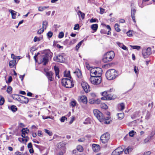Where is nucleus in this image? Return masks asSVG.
Listing matches in <instances>:
<instances>
[{"instance_id":"nucleus-1","label":"nucleus","mask_w":155,"mask_h":155,"mask_svg":"<svg viewBox=\"0 0 155 155\" xmlns=\"http://www.w3.org/2000/svg\"><path fill=\"white\" fill-rule=\"evenodd\" d=\"M117 76V71L114 69L108 70L106 73V77L109 80L114 79Z\"/></svg>"},{"instance_id":"nucleus-2","label":"nucleus","mask_w":155,"mask_h":155,"mask_svg":"<svg viewBox=\"0 0 155 155\" xmlns=\"http://www.w3.org/2000/svg\"><path fill=\"white\" fill-rule=\"evenodd\" d=\"M114 53L113 51H110L105 54L102 59L103 62L107 63L111 61L114 57Z\"/></svg>"},{"instance_id":"nucleus-3","label":"nucleus","mask_w":155,"mask_h":155,"mask_svg":"<svg viewBox=\"0 0 155 155\" xmlns=\"http://www.w3.org/2000/svg\"><path fill=\"white\" fill-rule=\"evenodd\" d=\"M62 85L67 88H71L74 86L72 80L67 78H64L61 80Z\"/></svg>"},{"instance_id":"nucleus-4","label":"nucleus","mask_w":155,"mask_h":155,"mask_svg":"<svg viewBox=\"0 0 155 155\" xmlns=\"http://www.w3.org/2000/svg\"><path fill=\"white\" fill-rule=\"evenodd\" d=\"M102 69L99 67L92 68L90 70V74L93 76H101L102 74Z\"/></svg>"},{"instance_id":"nucleus-5","label":"nucleus","mask_w":155,"mask_h":155,"mask_svg":"<svg viewBox=\"0 0 155 155\" xmlns=\"http://www.w3.org/2000/svg\"><path fill=\"white\" fill-rule=\"evenodd\" d=\"M52 53L49 51L44 55L42 56V59H41L40 63H43V65H45L48 63L49 59H51L52 57Z\"/></svg>"},{"instance_id":"nucleus-6","label":"nucleus","mask_w":155,"mask_h":155,"mask_svg":"<svg viewBox=\"0 0 155 155\" xmlns=\"http://www.w3.org/2000/svg\"><path fill=\"white\" fill-rule=\"evenodd\" d=\"M93 113L95 117L100 122H102L104 120V116L103 114L97 109H94Z\"/></svg>"},{"instance_id":"nucleus-7","label":"nucleus","mask_w":155,"mask_h":155,"mask_svg":"<svg viewBox=\"0 0 155 155\" xmlns=\"http://www.w3.org/2000/svg\"><path fill=\"white\" fill-rule=\"evenodd\" d=\"M89 81L93 84L98 85L100 84L101 81V76H91L89 78Z\"/></svg>"},{"instance_id":"nucleus-8","label":"nucleus","mask_w":155,"mask_h":155,"mask_svg":"<svg viewBox=\"0 0 155 155\" xmlns=\"http://www.w3.org/2000/svg\"><path fill=\"white\" fill-rule=\"evenodd\" d=\"M110 137V134L107 133L103 134L100 137V140L101 142L104 144L107 143Z\"/></svg>"},{"instance_id":"nucleus-9","label":"nucleus","mask_w":155,"mask_h":155,"mask_svg":"<svg viewBox=\"0 0 155 155\" xmlns=\"http://www.w3.org/2000/svg\"><path fill=\"white\" fill-rule=\"evenodd\" d=\"M142 53L143 58H146L151 53V48L150 47H148L146 49H143L142 51Z\"/></svg>"},{"instance_id":"nucleus-10","label":"nucleus","mask_w":155,"mask_h":155,"mask_svg":"<svg viewBox=\"0 0 155 155\" xmlns=\"http://www.w3.org/2000/svg\"><path fill=\"white\" fill-rule=\"evenodd\" d=\"M81 86L83 89L86 93H87L90 91L91 88L88 84L86 82H82Z\"/></svg>"},{"instance_id":"nucleus-11","label":"nucleus","mask_w":155,"mask_h":155,"mask_svg":"<svg viewBox=\"0 0 155 155\" xmlns=\"http://www.w3.org/2000/svg\"><path fill=\"white\" fill-rule=\"evenodd\" d=\"M54 73L51 71L46 72L45 75L50 81H52L54 80Z\"/></svg>"},{"instance_id":"nucleus-12","label":"nucleus","mask_w":155,"mask_h":155,"mask_svg":"<svg viewBox=\"0 0 155 155\" xmlns=\"http://www.w3.org/2000/svg\"><path fill=\"white\" fill-rule=\"evenodd\" d=\"M53 59L54 61L62 63L63 62L64 58L61 55H59L58 56L54 57Z\"/></svg>"},{"instance_id":"nucleus-13","label":"nucleus","mask_w":155,"mask_h":155,"mask_svg":"<svg viewBox=\"0 0 155 155\" xmlns=\"http://www.w3.org/2000/svg\"><path fill=\"white\" fill-rule=\"evenodd\" d=\"M78 100L80 102H82L85 104H86L87 103V97L85 95H82L79 97Z\"/></svg>"},{"instance_id":"nucleus-14","label":"nucleus","mask_w":155,"mask_h":155,"mask_svg":"<svg viewBox=\"0 0 155 155\" xmlns=\"http://www.w3.org/2000/svg\"><path fill=\"white\" fill-rule=\"evenodd\" d=\"M20 97H21V101H20V103L25 104H27L28 103L29 100L28 98L22 95L20 96Z\"/></svg>"},{"instance_id":"nucleus-15","label":"nucleus","mask_w":155,"mask_h":155,"mask_svg":"<svg viewBox=\"0 0 155 155\" xmlns=\"http://www.w3.org/2000/svg\"><path fill=\"white\" fill-rule=\"evenodd\" d=\"M21 95L18 94H13L12 95L11 97L12 98L15 100L18 101L20 102L21 99L20 98Z\"/></svg>"},{"instance_id":"nucleus-16","label":"nucleus","mask_w":155,"mask_h":155,"mask_svg":"<svg viewBox=\"0 0 155 155\" xmlns=\"http://www.w3.org/2000/svg\"><path fill=\"white\" fill-rule=\"evenodd\" d=\"M92 147L93 151L95 152H97L100 150V146L98 145L94 144Z\"/></svg>"},{"instance_id":"nucleus-17","label":"nucleus","mask_w":155,"mask_h":155,"mask_svg":"<svg viewBox=\"0 0 155 155\" xmlns=\"http://www.w3.org/2000/svg\"><path fill=\"white\" fill-rule=\"evenodd\" d=\"M29 130L27 128H23L21 130L22 135L21 136L24 138L25 137V134H27L28 132H29Z\"/></svg>"},{"instance_id":"nucleus-18","label":"nucleus","mask_w":155,"mask_h":155,"mask_svg":"<svg viewBox=\"0 0 155 155\" xmlns=\"http://www.w3.org/2000/svg\"><path fill=\"white\" fill-rule=\"evenodd\" d=\"M9 12L11 14L12 16V18L13 19H15L16 18V13L17 12L12 9H9Z\"/></svg>"},{"instance_id":"nucleus-19","label":"nucleus","mask_w":155,"mask_h":155,"mask_svg":"<svg viewBox=\"0 0 155 155\" xmlns=\"http://www.w3.org/2000/svg\"><path fill=\"white\" fill-rule=\"evenodd\" d=\"M16 60H12L10 61H9V67L11 68H13L16 65Z\"/></svg>"},{"instance_id":"nucleus-20","label":"nucleus","mask_w":155,"mask_h":155,"mask_svg":"<svg viewBox=\"0 0 155 155\" xmlns=\"http://www.w3.org/2000/svg\"><path fill=\"white\" fill-rule=\"evenodd\" d=\"M54 69L55 71V75L56 77H57L58 79L60 78V76L59 75V68L55 66L54 67Z\"/></svg>"},{"instance_id":"nucleus-21","label":"nucleus","mask_w":155,"mask_h":155,"mask_svg":"<svg viewBox=\"0 0 155 155\" xmlns=\"http://www.w3.org/2000/svg\"><path fill=\"white\" fill-rule=\"evenodd\" d=\"M101 94L102 96L105 97H114L112 94H108L107 91H106L101 93Z\"/></svg>"},{"instance_id":"nucleus-22","label":"nucleus","mask_w":155,"mask_h":155,"mask_svg":"<svg viewBox=\"0 0 155 155\" xmlns=\"http://www.w3.org/2000/svg\"><path fill=\"white\" fill-rule=\"evenodd\" d=\"M8 108L13 112H16L18 110V108L16 106L14 105H12L10 107L8 106Z\"/></svg>"},{"instance_id":"nucleus-23","label":"nucleus","mask_w":155,"mask_h":155,"mask_svg":"<svg viewBox=\"0 0 155 155\" xmlns=\"http://www.w3.org/2000/svg\"><path fill=\"white\" fill-rule=\"evenodd\" d=\"M64 77L69 78L71 79H72V78L70 75V71H65L64 72Z\"/></svg>"},{"instance_id":"nucleus-24","label":"nucleus","mask_w":155,"mask_h":155,"mask_svg":"<svg viewBox=\"0 0 155 155\" xmlns=\"http://www.w3.org/2000/svg\"><path fill=\"white\" fill-rule=\"evenodd\" d=\"M115 97V96H114V97H105L103 96L101 97V99L102 100H110L114 99Z\"/></svg>"},{"instance_id":"nucleus-25","label":"nucleus","mask_w":155,"mask_h":155,"mask_svg":"<svg viewBox=\"0 0 155 155\" xmlns=\"http://www.w3.org/2000/svg\"><path fill=\"white\" fill-rule=\"evenodd\" d=\"M132 150V147L129 146L124 150V153L125 154H127L130 152Z\"/></svg>"},{"instance_id":"nucleus-26","label":"nucleus","mask_w":155,"mask_h":155,"mask_svg":"<svg viewBox=\"0 0 155 155\" xmlns=\"http://www.w3.org/2000/svg\"><path fill=\"white\" fill-rule=\"evenodd\" d=\"M91 28L94 31H96L98 28V25L97 24H93L91 25Z\"/></svg>"},{"instance_id":"nucleus-27","label":"nucleus","mask_w":155,"mask_h":155,"mask_svg":"<svg viewBox=\"0 0 155 155\" xmlns=\"http://www.w3.org/2000/svg\"><path fill=\"white\" fill-rule=\"evenodd\" d=\"M120 153V154L122 153L124 150V147H119L116 149Z\"/></svg>"},{"instance_id":"nucleus-28","label":"nucleus","mask_w":155,"mask_h":155,"mask_svg":"<svg viewBox=\"0 0 155 155\" xmlns=\"http://www.w3.org/2000/svg\"><path fill=\"white\" fill-rule=\"evenodd\" d=\"M77 14L79 17L81 16V17L83 19H84V18L85 14L84 13L80 11H79L78 12Z\"/></svg>"},{"instance_id":"nucleus-29","label":"nucleus","mask_w":155,"mask_h":155,"mask_svg":"<svg viewBox=\"0 0 155 155\" xmlns=\"http://www.w3.org/2000/svg\"><path fill=\"white\" fill-rule=\"evenodd\" d=\"M77 103L75 100H73L71 101L70 103V105L72 107H74L76 105Z\"/></svg>"},{"instance_id":"nucleus-30","label":"nucleus","mask_w":155,"mask_h":155,"mask_svg":"<svg viewBox=\"0 0 155 155\" xmlns=\"http://www.w3.org/2000/svg\"><path fill=\"white\" fill-rule=\"evenodd\" d=\"M139 111H136L134 112V114L132 115L131 118L133 119H135L136 117L137 116L139 115Z\"/></svg>"},{"instance_id":"nucleus-31","label":"nucleus","mask_w":155,"mask_h":155,"mask_svg":"<svg viewBox=\"0 0 155 155\" xmlns=\"http://www.w3.org/2000/svg\"><path fill=\"white\" fill-rule=\"evenodd\" d=\"M48 24V23L47 21H43L42 23V28L45 29L47 28Z\"/></svg>"},{"instance_id":"nucleus-32","label":"nucleus","mask_w":155,"mask_h":155,"mask_svg":"<svg viewBox=\"0 0 155 155\" xmlns=\"http://www.w3.org/2000/svg\"><path fill=\"white\" fill-rule=\"evenodd\" d=\"M12 88L10 86H8L6 91L9 94H11L12 91Z\"/></svg>"},{"instance_id":"nucleus-33","label":"nucleus","mask_w":155,"mask_h":155,"mask_svg":"<svg viewBox=\"0 0 155 155\" xmlns=\"http://www.w3.org/2000/svg\"><path fill=\"white\" fill-rule=\"evenodd\" d=\"M118 119L119 120H121L124 117V113H120L117 114Z\"/></svg>"},{"instance_id":"nucleus-34","label":"nucleus","mask_w":155,"mask_h":155,"mask_svg":"<svg viewBox=\"0 0 155 155\" xmlns=\"http://www.w3.org/2000/svg\"><path fill=\"white\" fill-rule=\"evenodd\" d=\"M74 73L77 74V75L78 78L80 77L81 75V71L79 69H78L77 71H74Z\"/></svg>"},{"instance_id":"nucleus-35","label":"nucleus","mask_w":155,"mask_h":155,"mask_svg":"<svg viewBox=\"0 0 155 155\" xmlns=\"http://www.w3.org/2000/svg\"><path fill=\"white\" fill-rule=\"evenodd\" d=\"M84 41V40H82L80 42H79L76 46V50L77 51H78L82 43Z\"/></svg>"},{"instance_id":"nucleus-36","label":"nucleus","mask_w":155,"mask_h":155,"mask_svg":"<svg viewBox=\"0 0 155 155\" xmlns=\"http://www.w3.org/2000/svg\"><path fill=\"white\" fill-rule=\"evenodd\" d=\"M0 97H1V99H0V105H2L5 102V99L4 98L1 96H0Z\"/></svg>"},{"instance_id":"nucleus-37","label":"nucleus","mask_w":155,"mask_h":155,"mask_svg":"<svg viewBox=\"0 0 155 155\" xmlns=\"http://www.w3.org/2000/svg\"><path fill=\"white\" fill-rule=\"evenodd\" d=\"M130 46L133 49H136L138 50H140L141 48L140 46L137 45H130Z\"/></svg>"},{"instance_id":"nucleus-38","label":"nucleus","mask_w":155,"mask_h":155,"mask_svg":"<svg viewBox=\"0 0 155 155\" xmlns=\"http://www.w3.org/2000/svg\"><path fill=\"white\" fill-rule=\"evenodd\" d=\"M91 123L90 119L89 118L86 119L85 121L84 122V124H87Z\"/></svg>"},{"instance_id":"nucleus-39","label":"nucleus","mask_w":155,"mask_h":155,"mask_svg":"<svg viewBox=\"0 0 155 155\" xmlns=\"http://www.w3.org/2000/svg\"><path fill=\"white\" fill-rule=\"evenodd\" d=\"M115 30L117 32H119L120 31V29L119 28V25L117 24H116L114 26Z\"/></svg>"},{"instance_id":"nucleus-40","label":"nucleus","mask_w":155,"mask_h":155,"mask_svg":"<svg viewBox=\"0 0 155 155\" xmlns=\"http://www.w3.org/2000/svg\"><path fill=\"white\" fill-rule=\"evenodd\" d=\"M77 149L80 152H82L83 150V147L81 145H79L77 147Z\"/></svg>"},{"instance_id":"nucleus-41","label":"nucleus","mask_w":155,"mask_h":155,"mask_svg":"<svg viewBox=\"0 0 155 155\" xmlns=\"http://www.w3.org/2000/svg\"><path fill=\"white\" fill-rule=\"evenodd\" d=\"M134 70L135 72V73L137 75H138V71L139 69L136 66H134Z\"/></svg>"},{"instance_id":"nucleus-42","label":"nucleus","mask_w":155,"mask_h":155,"mask_svg":"<svg viewBox=\"0 0 155 155\" xmlns=\"http://www.w3.org/2000/svg\"><path fill=\"white\" fill-rule=\"evenodd\" d=\"M45 131L46 133L49 136H51L52 135V132L48 130L45 129Z\"/></svg>"},{"instance_id":"nucleus-43","label":"nucleus","mask_w":155,"mask_h":155,"mask_svg":"<svg viewBox=\"0 0 155 155\" xmlns=\"http://www.w3.org/2000/svg\"><path fill=\"white\" fill-rule=\"evenodd\" d=\"M120 153L118 151L115 149L114 150L113 152H112L111 155H120Z\"/></svg>"},{"instance_id":"nucleus-44","label":"nucleus","mask_w":155,"mask_h":155,"mask_svg":"<svg viewBox=\"0 0 155 155\" xmlns=\"http://www.w3.org/2000/svg\"><path fill=\"white\" fill-rule=\"evenodd\" d=\"M119 107L121 110H123L125 107L124 104L123 103H121L120 104Z\"/></svg>"},{"instance_id":"nucleus-45","label":"nucleus","mask_w":155,"mask_h":155,"mask_svg":"<svg viewBox=\"0 0 155 155\" xmlns=\"http://www.w3.org/2000/svg\"><path fill=\"white\" fill-rule=\"evenodd\" d=\"M133 31L132 30H130L127 33V36L129 37H131L132 36V32Z\"/></svg>"},{"instance_id":"nucleus-46","label":"nucleus","mask_w":155,"mask_h":155,"mask_svg":"<svg viewBox=\"0 0 155 155\" xmlns=\"http://www.w3.org/2000/svg\"><path fill=\"white\" fill-rule=\"evenodd\" d=\"M95 99L92 98L90 99L89 101V102L90 104H93L95 103Z\"/></svg>"},{"instance_id":"nucleus-47","label":"nucleus","mask_w":155,"mask_h":155,"mask_svg":"<svg viewBox=\"0 0 155 155\" xmlns=\"http://www.w3.org/2000/svg\"><path fill=\"white\" fill-rule=\"evenodd\" d=\"M47 35L48 38H51L53 35V33L51 31H49L47 34Z\"/></svg>"},{"instance_id":"nucleus-48","label":"nucleus","mask_w":155,"mask_h":155,"mask_svg":"<svg viewBox=\"0 0 155 155\" xmlns=\"http://www.w3.org/2000/svg\"><path fill=\"white\" fill-rule=\"evenodd\" d=\"M135 132L134 130H131L129 132V135L130 137H133L134 135Z\"/></svg>"},{"instance_id":"nucleus-49","label":"nucleus","mask_w":155,"mask_h":155,"mask_svg":"<svg viewBox=\"0 0 155 155\" xmlns=\"http://www.w3.org/2000/svg\"><path fill=\"white\" fill-rule=\"evenodd\" d=\"M64 36V33L63 32L59 33L58 35V38H62Z\"/></svg>"},{"instance_id":"nucleus-50","label":"nucleus","mask_w":155,"mask_h":155,"mask_svg":"<svg viewBox=\"0 0 155 155\" xmlns=\"http://www.w3.org/2000/svg\"><path fill=\"white\" fill-rule=\"evenodd\" d=\"M44 31V29L42 28H41L37 31V33L38 34H40L42 33Z\"/></svg>"},{"instance_id":"nucleus-51","label":"nucleus","mask_w":155,"mask_h":155,"mask_svg":"<svg viewBox=\"0 0 155 155\" xmlns=\"http://www.w3.org/2000/svg\"><path fill=\"white\" fill-rule=\"evenodd\" d=\"M12 78L11 76H10L8 78V81H6L7 83H10L12 81Z\"/></svg>"},{"instance_id":"nucleus-52","label":"nucleus","mask_w":155,"mask_h":155,"mask_svg":"<svg viewBox=\"0 0 155 155\" xmlns=\"http://www.w3.org/2000/svg\"><path fill=\"white\" fill-rule=\"evenodd\" d=\"M66 119H67L66 117L65 116H63L60 119V120L61 122H64Z\"/></svg>"},{"instance_id":"nucleus-53","label":"nucleus","mask_w":155,"mask_h":155,"mask_svg":"<svg viewBox=\"0 0 155 155\" xmlns=\"http://www.w3.org/2000/svg\"><path fill=\"white\" fill-rule=\"evenodd\" d=\"M136 10L135 9H132L131 10V15H135Z\"/></svg>"},{"instance_id":"nucleus-54","label":"nucleus","mask_w":155,"mask_h":155,"mask_svg":"<svg viewBox=\"0 0 155 155\" xmlns=\"http://www.w3.org/2000/svg\"><path fill=\"white\" fill-rule=\"evenodd\" d=\"M40 39L39 38L35 37L34 38V41L35 42H36L38 41H40Z\"/></svg>"},{"instance_id":"nucleus-55","label":"nucleus","mask_w":155,"mask_h":155,"mask_svg":"<svg viewBox=\"0 0 155 155\" xmlns=\"http://www.w3.org/2000/svg\"><path fill=\"white\" fill-rule=\"evenodd\" d=\"M155 134V132L154 131H152L150 135L149 136H148L151 139L153 136Z\"/></svg>"},{"instance_id":"nucleus-56","label":"nucleus","mask_w":155,"mask_h":155,"mask_svg":"<svg viewBox=\"0 0 155 155\" xmlns=\"http://www.w3.org/2000/svg\"><path fill=\"white\" fill-rule=\"evenodd\" d=\"M102 106H101V107L103 108L106 109L108 107L107 105L105 104H102Z\"/></svg>"},{"instance_id":"nucleus-57","label":"nucleus","mask_w":155,"mask_h":155,"mask_svg":"<svg viewBox=\"0 0 155 155\" xmlns=\"http://www.w3.org/2000/svg\"><path fill=\"white\" fill-rule=\"evenodd\" d=\"M100 13L102 14H103L104 12V11L105 10V9L103 8H102L100 7Z\"/></svg>"},{"instance_id":"nucleus-58","label":"nucleus","mask_w":155,"mask_h":155,"mask_svg":"<svg viewBox=\"0 0 155 155\" xmlns=\"http://www.w3.org/2000/svg\"><path fill=\"white\" fill-rule=\"evenodd\" d=\"M79 25L78 24L75 25L74 27V30H76L78 29L79 28Z\"/></svg>"},{"instance_id":"nucleus-59","label":"nucleus","mask_w":155,"mask_h":155,"mask_svg":"<svg viewBox=\"0 0 155 155\" xmlns=\"http://www.w3.org/2000/svg\"><path fill=\"white\" fill-rule=\"evenodd\" d=\"M77 40L76 39H73L70 42L69 44L70 45L73 44L75 43V42Z\"/></svg>"},{"instance_id":"nucleus-60","label":"nucleus","mask_w":155,"mask_h":155,"mask_svg":"<svg viewBox=\"0 0 155 155\" xmlns=\"http://www.w3.org/2000/svg\"><path fill=\"white\" fill-rule=\"evenodd\" d=\"M38 10L39 11L42 12L44 10L43 7H38Z\"/></svg>"},{"instance_id":"nucleus-61","label":"nucleus","mask_w":155,"mask_h":155,"mask_svg":"<svg viewBox=\"0 0 155 155\" xmlns=\"http://www.w3.org/2000/svg\"><path fill=\"white\" fill-rule=\"evenodd\" d=\"M150 139V137H148L145 139L144 140V142L145 143H146L148 142Z\"/></svg>"},{"instance_id":"nucleus-62","label":"nucleus","mask_w":155,"mask_h":155,"mask_svg":"<svg viewBox=\"0 0 155 155\" xmlns=\"http://www.w3.org/2000/svg\"><path fill=\"white\" fill-rule=\"evenodd\" d=\"M100 102H101V100L100 99H95V103L97 104H100Z\"/></svg>"},{"instance_id":"nucleus-63","label":"nucleus","mask_w":155,"mask_h":155,"mask_svg":"<svg viewBox=\"0 0 155 155\" xmlns=\"http://www.w3.org/2000/svg\"><path fill=\"white\" fill-rule=\"evenodd\" d=\"M16 155H25L24 154L21 153V152L19 151H17L15 153Z\"/></svg>"},{"instance_id":"nucleus-64","label":"nucleus","mask_w":155,"mask_h":155,"mask_svg":"<svg viewBox=\"0 0 155 155\" xmlns=\"http://www.w3.org/2000/svg\"><path fill=\"white\" fill-rule=\"evenodd\" d=\"M151 153V152L150 151H148L146 153H144L143 155H150Z\"/></svg>"}]
</instances>
